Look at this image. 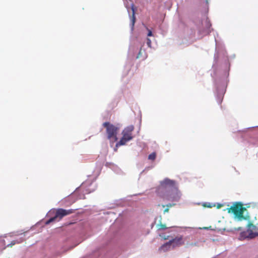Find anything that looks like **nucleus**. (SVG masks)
I'll return each instance as SVG.
<instances>
[{
	"mask_svg": "<svg viewBox=\"0 0 258 258\" xmlns=\"http://www.w3.org/2000/svg\"><path fill=\"white\" fill-rule=\"evenodd\" d=\"M227 210L229 213H232L235 217L239 220L246 219L243 215L244 211L246 210V208L240 203H236L230 208H227Z\"/></svg>",
	"mask_w": 258,
	"mask_h": 258,
	"instance_id": "obj_4",
	"label": "nucleus"
},
{
	"mask_svg": "<svg viewBox=\"0 0 258 258\" xmlns=\"http://www.w3.org/2000/svg\"><path fill=\"white\" fill-rule=\"evenodd\" d=\"M175 204H167L166 205V206L167 207V208H169V207H172L173 206H174Z\"/></svg>",
	"mask_w": 258,
	"mask_h": 258,
	"instance_id": "obj_17",
	"label": "nucleus"
},
{
	"mask_svg": "<svg viewBox=\"0 0 258 258\" xmlns=\"http://www.w3.org/2000/svg\"><path fill=\"white\" fill-rule=\"evenodd\" d=\"M103 126L106 128L107 138L110 142L113 143L117 141L119 128L109 122H104Z\"/></svg>",
	"mask_w": 258,
	"mask_h": 258,
	"instance_id": "obj_2",
	"label": "nucleus"
},
{
	"mask_svg": "<svg viewBox=\"0 0 258 258\" xmlns=\"http://www.w3.org/2000/svg\"><path fill=\"white\" fill-rule=\"evenodd\" d=\"M159 196L163 200L169 201H178L180 197L175 181L165 178L161 181L160 186L157 189Z\"/></svg>",
	"mask_w": 258,
	"mask_h": 258,
	"instance_id": "obj_1",
	"label": "nucleus"
},
{
	"mask_svg": "<svg viewBox=\"0 0 258 258\" xmlns=\"http://www.w3.org/2000/svg\"><path fill=\"white\" fill-rule=\"evenodd\" d=\"M134 130V126L133 125H130L125 127L122 132V137L120 141L116 143L115 147L116 148L124 145L126 142L133 139V137L132 132Z\"/></svg>",
	"mask_w": 258,
	"mask_h": 258,
	"instance_id": "obj_3",
	"label": "nucleus"
},
{
	"mask_svg": "<svg viewBox=\"0 0 258 258\" xmlns=\"http://www.w3.org/2000/svg\"><path fill=\"white\" fill-rule=\"evenodd\" d=\"M16 244L15 241H13L10 244L8 245V246H10V247H12L13 245H15Z\"/></svg>",
	"mask_w": 258,
	"mask_h": 258,
	"instance_id": "obj_15",
	"label": "nucleus"
},
{
	"mask_svg": "<svg viewBox=\"0 0 258 258\" xmlns=\"http://www.w3.org/2000/svg\"><path fill=\"white\" fill-rule=\"evenodd\" d=\"M156 154L155 152L152 153L148 156V159L151 160H154L156 158Z\"/></svg>",
	"mask_w": 258,
	"mask_h": 258,
	"instance_id": "obj_11",
	"label": "nucleus"
},
{
	"mask_svg": "<svg viewBox=\"0 0 258 258\" xmlns=\"http://www.w3.org/2000/svg\"><path fill=\"white\" fill-rule=\"evenodd\" d=\"M152 36V32L150 30H148V36Z\"/></svg>",
	"mask_w": 258,
	"mask_h": 258,
	"instance_id": "obj_16",
	"label": "nucleus"
},
{
	"mask_svg": "<svg viewBox=\"0 0 258 258\" xmlns=\"http://www.w3.org/2000/svg\"><path fill=\"white\" fill-rule=\"evenodd\" d=\"M74 211L75 210L73 209L66 210L61 208L58 209L55 211V215L47 220L45 222V224L48 225L51 222L56 221H58L63 217L74 213Z\"/></svg>",
	"mask_w": 258,
	"mask_h": 258,
	"instance_id": "obj_5",
	"label": "nucleus"
},
{
	"mask_svg": "<svg viewBox=\"0 0 258 258\" xmlns=\"http://www.w3.org/2000/svg\"><path fill=\"white\" fill-rule=\"evenodd\" d=\"M147 44H148L149 47H151V41L149 38L147 39Z\"/></svg>",
	"mask_w": 258,
	"mask_h": 258,
	"instance_id": "obj_14",
	"label": "nucleus"
},
{
	"mask_svg": "<svg viewBox=\"0 0 258 258\" xmlns=\"http://www.w3.org/2000/svg\"><path fill=\"white\" fill-rule=\"evenodd\" d=\"M157 227L158 230H162L166 229L167 228H171L172 227V226L167 227L165 224L162 223L160 221V223L157 225Z\"/></svg>",
	"mask_w": 258,
	"mask_h": 258,
	"instance_id": "obj_9",
	"label": "nucleus"
},
{
	"mask_svg": "<svg viewBox=\"0 0 258 258\" xmlns=\"http://www.w3.org/2000/svg\"><path fill=\"white\" fill-rule=\"evenodd\" d=\"M168 212H169V208H166L164 210V213H167Z\"/></svg>",
	"mask_w": 258,
	"mask_h": 258,
	"instance_id": "obj_18",
	"label": "nucleus"
},
{
	"mask_svg": "<svg viewBox=\"0 0 258 258\" xmlns=\"http://www.w3.org/2000/svg\"><path fill=\"white\" fill-rule=\"evenodd\" d=\"M142 53H143L142 49V48H141L138 53V54L137 56V58H139L141 57L142 55Z\"/></svg>",
	"mask_w": 258,
	"mask_h": 258,
	"instance_id": "obj_13",
	"label": "nucleus"
},
{
	"mask_svg": "<svg viewBox=\"0 0 258 258\" xmlns=\"http://www.w3.org/2000/svg\"><path fill=\"white\" fill-rule=\"evenodd\" d=\"M159 236L164 240H167L169 238V235H165L164 234H160Z\"/></svg>",
	"mask_w": 258,
	"mask_h": 258,
	"instance_id": "obj_12",
	"label": "nucleus"
},
{
	"mask_svg": "<svg viewBox=\"0 0 258 258\" xmlns=\"http://www.w3.org/2000/svg\"><path fill=\"white\" fill-rule=\"evenodd\" d=\"M169 242H170L172 249L177 247H179L183 245L184 243L183 236L181 235L176 236L174 238L170 240Z\"/></svg>",
	"mask_w": 258,
	"mask_h": 258,
	"instance_id": "obj_6",
	"label": "nucleus"
},
{
	"mask_svg": "<svg viewBox=\"0 0 258 258\" xmlns=\"http://www.w3.org/2000/svg\"><path fill=\"white\" fill-rule=\"evenodd\" d=\"M172 248V245L169 241L163 244L159 249L161 252H166L170 250Z\"/></svg>",
	"mask_w": 258,
	"mask_h": 258,
	"instance_id": "obj_8",
	"label": "nucleus"
},
{
	"mask_svg": "<svg viewBox=\"0 0 258 258\" xmlns=\"http://www.w3.org/2000/svg\"><path fill=\"white\" fill-rule=\"evenodd\" d=\"M131 7H132V10L133 11L132 23H133V25L134 26L135 22V19H136L135 16V9L134 7V5L133 4H132Z\"/></svg>",
	"mask_w": 258,
	"mask_h": 258,
	"instance_id": "obj_10",
	"label": "nucleus"
},
{
	"mask_svg": "<svg viewBox=\"0 0 258 258\" xmlns=\"http://www.w3.org/2000/svg\"><path fill=\"white\" fill-rule=\"evenodd\" d=\"M248 237L252 238L258 236V228L253 224L249 223L247 230Z\"/></svg>",
	"mask_w": 258,
	"mask_h": 258,
	"instance_id": "obj_7",
	"label": "nucleus"
}]
</instances>
